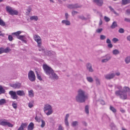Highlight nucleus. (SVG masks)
I'll use <instances>...</instances> for the list:
<instances>
[{
  "label": "nucleus",
  "instance_id": "nucleus-1",
  "mask_svg": "<svg viewBox=\"0 0 130 130\" xmlns=\"http://www.w3.org/2000/svg\"><path fill=\"white\" fill-rule=\"evenodd\" d=\"M43 68L45 73L47 75H51L52 78L53 79H58V76L54 72L53 70L51 68L46 64H44L43 66Z\"/></svg>",
  "mask_w": 130,
  "mask_h": 130
},
{
  "label": "nucleus",
  "instance_id": "nucleus-2",
  "mask_svg": "<svg viewBox=\"0 0 130 130\" xmlns=\"http://www.w3.org/2000/svg\"><path fill=\"white\" fill-rule=\"evenodd\" d=\"M87 96L85 94V92L82 90L80 89L78 91V94L76 97V101L80 103L84 102Z\"/></svg>",
  "mask_w": 130,
  "mask_h": 130
},
{
  "label": "nucleus",
  "instance_id": "nucleus-3",
  "mask_svg": "<svg viewBox=\"0 0 130 130\" xmlns=\"http://www.w3.org/2000/svg\"><path fill=\"white\" fill-rule=\"evenodd\" d=\"M44 111L47 115H49L53 112L52 107L48 104H45L44 107Z\"/></svg>",
  "mask_w": 130,
  "mask_h": 130
},
{
  "label": "nucleus",
  "instance_id": "nucleus-4",
  "mask_svg": "<svg viewBox=\"0 0 130 130\" xmlns=\"http://www.w3.org/2000/svg\"><path fill=\"white\" fill-rule=\"evenodd\" d=\"M6 10L7 12L11 15H17L18 13L17 11L13 10L9 6L6 7Z\"/></svg>",
  "mask_w": 130,
  "mask_h": 130
},
{
  "label": "nucleus",
  "instance_id": "nucleus-5",
  "mask_svg": "<svg viewBox=\"0 0 130 130\" xmlns=\"http://www.w3.org/2000/svg\"><path fill=\"white\" fill-rule=\"evenodd\" d=\"M28 78L31 82H34L36 79V76L34 72L31 70L30 71L28 74Z\"/></svg>",
  "mask_w": 130,
  "mask_h": 130
},
{
  "label": "nucleus",
  "instance_id": "nucleus-6",
  "mask_svg": "<svg viewBox=\"0 0 130 130\" xmlns=\"http://www.w3.org/2000/svg\"><path fill=\"white\" fill-rule=\"evenodd\" d=\"M0 124L3 126L7 125L11 127H12L13 126L12 124L8 122L7 120L5 119L0 120Z\"/></svg>",
  "mask_w": 130,
  "mask_h": 130
},
{
  "label": "nucleus",
  "instance_id": "nucleus-7",
  "mask_svg": "<svg viewBox=\"0 0 130 130\" xmlns=\"http://www.w3.org/2000/svg\"><path fill=\"white\" fill-rule=\"evenodd\" d=\"M34 40L38 43V47L41 46V38L38 35H35L34 36Z\"/></svg>",
  "mask_w": 130,
  "mask_h": 130
},
{
  "label": "nucleus",
  "instance_id": "nucleus-8",
  "mask_svg": "<svg viewBox=\"0 0 130 130\" xmlns=\"http://www.w3.org/2000/svg\"><path fill=\"white\" fill-rule=\"evenodd\" d=\"M9 94L11 95V97L13 99H17L18 96L17 95L15 91H10L9 92Z\"/></svg>",
  "mask_w": 130,
  "mask_h": 130
},
{
  "label": "nucleus",
  "instance_id": "nucleus-9",
  "mask_svg": "<svg viewBox=\"0 0 130 130\" xmlns=\"http://www.w3.org/2000/svg\"><path fill=\"white\" fill-rule=\"evenodd\" d=\"M10 86L14 89H19L21 87V83L18 82L11 84L10 85Z\"/></svg>",
  "mask_w": 130,
  "mask_h": 130
},
{
  "label": "nucleus",
  "instance_id": "nucleus-10",
  "mask_svg": "<svg viewBox=\"0 0 130 130\" xmlns=\"http://www.w3.org/2000/svg\"><path fill=\"white\" fill-rule=\"evenodd\" d=\"M93 2L100 7L102 6L104 3L103 0H93Z\"/></svg>",
  "mask_w": 130,
  "mask_h": 130
},
{
  "label": "nucleus",
  "instance_id": "nucleus-11",
  "mask_svg": "<svg viewBox=\"0 0 130 130\" xmlns=\"http://www.w3.org/2000/svg\"><path fill=\"white\" fill-rule=\"evenodd\" d=\"M115 76V74L112 73L111 74H108L105 76V78L107 79H110L113 78Z\"/></svg>",
  "mask_w": 130,
  "mask_h": 130
},
{
  "label": "nucleus",
  "instance_id": "nucleus-12",
  "mask_svg": "<svg viewBox=\"0 0 130 130\" xmlns=\"http://www.w3.org/2000/svg\"><path fill=\"white\" fill-rule=\"evenodd\" d=\"M17 38L23 41L26 43H27V41L25 40L26 38L25 35H20L17 37Z\"/></svg>",
  "mask_w": 130,
  "mask_h": 130
},
{
  "label": "nucleus",
  "instance_id": "nucleus-13",
  "mask_svg": "<svg viewBox=\"0 0 130 130\" xmlns=\"http://www.w3.org/2000/svg\"><path fill=\"white\" fill-rule=\"evenodd\" d=\"M87 69L89 70L90 72H92L93 71L92 68V65L91 64L88 63L86 64Z\"/></svg>",
  "mask_w": 130,
  "mask_h": 130
},
{
  "label": "nucleus",
  "instance_id": "nucleus-14",
  "mask_svg": "<svg viewBox=\"0 0 130 130\" xmlns=\"http://www.w3.org/2000/svg\"><path fill=\"white\" fill-rule=\"evenodd\" d=\"M27 124L26 123H22L18 130H23L27 126Z\"/></svg>",
  "mask_w": 130,
  "mask_h": 130
},
{
  "label": "nucleus",
  "instance_id": "nucleus-15",
  "mask_svg": "<svg viewBox=\"0 0 130 130\" xmlns=\"http://www.w3.org/2000/svg\"><path fill=\"white\" fill-rule=\"evenodd\" d=\"M34 127V124L32 122H31L28 126V130H32Z\"/></svg>",
  "mask_w": 130,
  "mask_h": 130
},
{
  "label": "nucleus",
  "instance_id": "nucleus-16",
  "mask_svg": "<svg viewBox=\"0 0 130 130\" xmlns=\"http://www.w3.org/2000/svg\"><path fill=\"white\" fill-rule=\"evenodd\" d=\"M17 93L18 95L20 96H22L25 95L24 91L22 90H19L17 91Z\"/></svg>",
  "mask_w": 130,
  "mask_h": 130
},
{
  "label": "nucleus",
  "instance_id": "nucleus-17",
  "mask_svg": "<svg viewBox=\"0 0 130 130\" xmlns=\"http://www.w3.org/2000/svg\"><path fill=\"white\" fill-rule=\"evenodd\" d=\"M2 48L3 53H7L8 52H9L10 51H11V49L8 47H7L5 49H4L3 48Z\"/></svg>",
  "mask_w": 130,
  "mask_h": 130
},
{
  "label": "nucleus",
  "instance_id": "nucleus-18",
  "mask_svg": "<svg viewBox=\"0 0 130 130\" xmlns=\"http://www.w3.org/2000/svg\"><path fill=\"white\" fill-rule=\"evenodd\" d=\"M117 26V25L116 22V21H114L113 22L111 25L110 26V28H111L113 29Z\"/></svg>",
  "mask_w": 130,
  "mask_h": 130
},
{
  "label": "nucleus",
  "instance_id": "nucleus-19",
  "mask_svg": "<svg viewBox=\"0 0 130 130\" xmlns=\"http://www.w3.org/2000/svg\"><path fill=\"white\" fill-rule=\"evenodd\" d=\"M62 23L63 24H65L67 25H69L70 24V22L67 20H62Z\"/></svg>",
  "mask_w": 130,
  "mask_h": 130
},
{
  "label": "nucleus",
  "instance_id": "nucleus-20",
  "mask_svg": "<svg viewBox=\"0 0 130 130\" xmlns=\"http://www.w3.org/2000/svg\"><path fill=\"white\" fill-rule=\"evenodd\" d=\"M129 3H130V0H122V5H125Z\"/></svg>",
  "mask_w": 130,
  "mask_h": 130
},
{
  "label": "nucleus",
  "instance_id": "nucleus-21",
  "mask_svg": "<svg viewBox=\"0 0 130 130\" xmlns=\"http://www.w3.org/2000/svg\"><path fill=\"white\" fill-rule=\"evenodd\" d=\"M125 61L127 64L130 62V56H128L126 57L125 59Z\"/></svg>",
  "mask_w": 130,
  "mask_h": 130
},
{
  "label": "nucleus",
  "instance_id": "nucleus-22",
  "mask_svg": "<svg viewBox=\"0 0 130 130\" xmlns=\"http://www.w3.org/2000/svg\"><path fill=\"white\" fill-rule=\"evenodd\" d=\"M21 33V31H18L16 32H14L12 33V35H15L17 37H18V36H19V35Z\"/></svg>",
  "mask_w": 130,
  "mask_h": 130
},
{
  "label": "nucleus",
  "instance_id": "nucleus-23",
  "mask_svg": "<svg viewBox=\"0 0 130 130\" xmlns=\"http://www.w3.org/2000/svg\"><path fill=\"white\" fill-rule=\"evenodd\" d=\"M30 19L31 20H34L35 21H36L38 20V18L36 16H33L30 17Z\"/></svg>",
  "mask_w": 130,
  "mask_h": 130
},
{
  "label": "nucleus",
  "instance_id": "nucleus-24",
  "mask_svg": "<svg viewBox=\"0 0 130 130\" xmlns=\"http://www.w3.org/2000/svg\"><path fill=\"white\" fill-rule=\"evenodd\" d=\"M35 72L36 74L38 79L40 80H41L42 79L40 75L38 73V71L36 70L35 71Z\"/></svg>",
  "mask_w": 130,
  "mask_h": 130
},
{
  "label": "nucleus",
  "instance_id": "nucleus-25",
  "mask_svg": "<svg viewBox=\"0 0 130 130\" xmlns=\"http://www.w3.org/2000/svg\"><path fill=\"white\" fill-rule=\"evenodd\" d=\"M29 96L30 97H33L34 96V93H33V91L31 90L28 91Z\"/></svg>",
  "mask_w": 130,
  "mask_h": 130
},
{
  "label": "nucleus",
  "instance_id": "nucleus-26",
  "mask_svg": "<svg viewBox=\"0 0 130 130\" xmlns=\"http://www.w3.org/2000/svg\"><path fill=\"white\" fill-rule=\"evenodd\" d=\"M0 25L2 26H5V22L0 18Z\"/></svg>",
  "mask_w": 130,
  "mask_h": 130
},
{
  "label": "nucleus",
  "instance_id": "nucleus-27",
  "mask_svg": "<svg viewBox=\"0 0 130 130\" xmlns=\"http://www.w3.org/2000/svg\"><path fill=\"white\" fill-rule=\"evenodd\" d=\"M5 92V89H3L1 85H0V94L2 93H4Z\"/></svg>",
  "mask_w": 130,
  "mask_h": 130
},
{
  "label": "nucleus",
  "instance_id": "nucleus-28",
  "mask_svg": "<svg viewBox=\"0 0 130 130\" xmlns=\"http://www.w3.org/2000/svg\"><path fill=\"white\" fill-rule=\"evenodd\" d=\"M108 7L110 9V10L111 11L113 12L114 13L116 14L117 15H119V14L116 12L115 11L114 9L112 8L111 6H109Z\"/></svg>",
  "mask_w": 130,
  "mask_h": 130
},
{
  "label": "nucleus",
  "instance_id": "nucleus-29",
  "mask_svg": "<svg viewBox=\"0 0 130 130\" xmlns=\"http://www.w3.org/2000/svg\"><path fill=\"white\" fill-rule=\"evenodd\" d=\"M112 53L113 54L116 55L119 54L120 53V52L118 50L115 49L113 51Z\"/></svg>",
  "mask_w": 130,
  "mask_h": 130
},
{
  "label": "nucleus",
  "instance_id": "nucleus-30",
  "mask_svg": "<svg viewBox=\"0 0 130 130\" xmlns=\"http://www.w3.org/2000/svg\"><path fill=\"white\" fill-rule=\"evenodd\" d=\"M6 103V100L2 99L0 100V105H2Z\"/></svg>",
  "mask_w": 130,
  "mask_h": 130
},
{
  "label": "nucleus",
  "instance_id": "nucleus-31",
  "mask_svg": "<svg viewBox=\"0 0 130 130\" xmlns=\"http://www.w3.org/2000/svg\"><path fill=\"white\" fill-rule=\"evenodd\" d=\"M110 109L113 112L115 113L116 112L117 110L113 107L111 106H110Z\"/></svg>",
  "mask_w": 130,
  "mask_h": 130
},
{
  "label": "nucleus",
  "instance_id": "nucleus-32",
  "mask_svg": "<svg viewBox=\"0 0 130 130\" xmlns=\"http://www.w3.org/2000/svg\"><path fill=\"white\" fill-rule=\"evenodd\" d=\"M85 110L86 113L88 114L89 113V107L88 105H86L85 108Z\"/></svg>",
  "mask_w": 130,
  "mask_h": 130
},
{
  "label": "nucleus",
  "instance_id": "nucleus-33",
  "mask_svg": "<svg viewBox=\"0 0 130 130\" xmlns=\"http://www.w3.org/2000/svg\"><path fill=\"white\" fill-rule=\"evenodd\" d=\"M75 9H76L77 8H81L82 7V5H80L78 4H74Z\"/></svg>",
  "mask_w": 130,
  "mask_h": 130
},
{
  "label": "nucleus",
  "instance_id": "nucleus-34",
  "mask_svg": "<svg viewBox=\"0 0 130 130\" xmlns=\"http://www.w3.org/2000/svg\"><path fill=\"white\" fill-rule=\"evenodd\" d=\"M87 80L90 82H92L93 81V80L91 77H87Z\"/></svg>",
  "mask_w": 130,
  "mask_h": 130
},
{
  "label": "nucleus",
  "instance_id": "nucleus-35",
  "mask_svg": "<svg viewBox=\"0 0 130 130\" xmlns=\"http://www.w3.org/2000/svg\"><path fill=\"white\" fill-rule=\"evenodd\" d=\"M67 7L70 9H75L74 4L69 5Z\"/></svg>",
  "mask_w": 130,
  "mask_h": 130
},
{
  "label": "nucleus",
  "instance_id": "nucleus-36",
  "mask_svg": "<svg viewBox=\"0 0 130 130\" xmlns=\"http://www.w3.org/2000/svg\"><path fill=\"white\" fill-rule=\"evenodd\" d=\"M12 105L14 108L16 109L17 108V103H12Z\"/></svg>",
  "mask_w": 130,
  "mask_h": 130
},
{
  "label": "nucleus",
  "instance_id": "nucleus-37",
  "mask_svg": "<svg viewBox=\"0 0 130 130\" xmlns=\"http://www.w3.org/2000/svg\"><path fill=\"white\" fill-rule=\"evenodd\" d=\"M95 80L97 85H100V81L98 78L97 77H96L95 78Z\"/></svg>",
  "mask_w": 130,
  "mask_h": 130
},
{
  "label": "nucleus",
  "instance_id": "nucleus-38",
  "mask_svg": "<svg viewBox=\"0 0 130 130\" xmlns=\"http://www.w3.org/2000/svg\"><path fill=\"white\" fill-rule=\"evenodd\" d=\"M105 56L106 57V59L108 61L109 60H110L111 58V57L108 54L107 55H106Z\"/></svg>",
  "mask_w": 130,
  "mask_h": 130
},
{
  "label": "nucleus",
  "instance_id": "nucleus-39",
  "mask_svg": "<svg viewBox=\"0 0 130 130\" xmlns=\"http://www.w3.org/2000/svg\"><path fill=\"white\" fill-rule=\"evenodd\" d=\"M78 122L77 121L73 122L72 123V125L74 126H75L77 125Z\"/></svg>",
  "mask_w": 130,
  "mask_h": 130
},
{
  "label": "nucleus",
  "instance_id": "nucleus-40",
  "mask_svg": "<svg viewBox=\"0 0 130 130\" xmlns=\"http://www.w3.org/2000/svg\"><path fill=\"white\" fill-rule=\"evenodd\" d=\"M78 18L82 20H86L87 19L83 15L79 16Z\"/></svg>",
  "mask_w": 130,
  "mask_h": 130
},
{
  "label": "nucleus",
  "instance_id": "nucleus-41",
  "mask_svg": "<svg viewBox=\"0 0 130 130\" xmlns=\"http://www.w3.org/2000/svg\"><path fill=\"white\" fill-rule=\"evenodd\" d=\"M41 122H42V124L41 125V127H43L45 125V122L43 120H42Z\"/></svg>",
  "mask_w": 130,
  "mask_h": 130
},
{
  "label": "nucleus",
  "instance_id": "nucleus-42",
  "mask_svg": "<svg viewBox=\"0 0 130 130\" xmlns=\"http://www.w3.org/2000/svg\"><path fill=\"white\" fill-rule=\"evenodd\" d=\"M104 19L105 21L106 22H108L110 20V19L108 17L105 16L104 17Z\"/></svg>",
  "mask_w": 130,
  "mask_h": 130
},
{
  "label": "nucleus",
  "instance_id": "nucleus-43",
  "mask_svg": "<svg viewBox=\"0 0 130 130\" xmlns=\"http://www.w3.org/2000/svg\"><path fill=\"white\" fill-rule=\"evenodd\" d=\"M103 30V29L102 28L97 29L96 30V32L98 33H100Z\"/></svg>",
  "mask_w": 130,
  "mask_h": 130
},
{
  "label": "nucleus",
  "instance_id": "nucleus-44",
  "mask_svg": "<svg viewBox=\"0 0 130 130\" xmlns=\"http://www.w3.org/2000/svg\"><path fill=\"white\" fill-rule=\"evenodd\" d=\"M106 38V36L103 35H102L100 36V39L101 40H103Z\"/></svg>",
  "mask_w": 130,
  "mask_h": 130
},
{
  "label": "nucleus",
  "instance_id": "nucleus-45",
  "mask_svg": "<svg viewBox=\"0 0 130 130\" xmlns=\"http://www.w3.org/2000/svg\"><path fill=\"white\" fill-rule=\"evenodd\" d=\"M31 10V8L30 7H29L28 9H27V11H28V12H27L26 13L29 14Z\"/></svg>",
  "mask_w": 130,
  "mask_h": 130
},
{
  "label": "nucleus",
  "instance_id": "nucleus-46",
  "mask_svg": "<svg viewBox=\"0 0 130 130\" xmlns=\"http://www.w3.org/2000/svg\"><path fill=\"white\" fill-rule=\"evenodd\" d=\"M8 39L10 41H11L13 40V38L11 35H9L8 37Z\"/></svg>",
  "mask_w": 130,
  "mask_h": 130
},
{
  "label": "nucleus",
  "instance_id": "nucleus-47",
  "mask_svg": "<svg viewBox=\"0 0 130 130\" xmlns=\"http://www.w3.org/2000/svg\"><path fill=\"white\" fill-rule=\"evenodd\" d=\"M119 32L120 33H123L124 32V30L123 29L120 28L119 30Z\"/></svg>",
  "mask_w": 130,
  "mask_h": 130
},
{
  "label": "nucleus",
  "instance_id": "nucleus-48",
  "mask_svg": "<svg viewBox=\"0 0 130 130\" xmlns=\"http://www.w3.org/2000/svg\"><path fill=\"white\" fill-rule=\"evenodd\" d=\"M39 47V51H42L44 53L45 52L44 49L43 48L41 47L40 46Z\"/></svg>",
  "mask_w": 130,
  "mask_h": 130
},
{
  "label": "nucleus",
  "instance_id": "nucleus-49",
  "mask_svg": "<svg viewBox=\"0 0 130 130\" xmlns=\"http://www.w3.org/2000/svg\"><path fill=\"white\" fill-rule=\"evenodd\" d=\"M35 119L36 121L38 122H39L41 121L40 119L39 118H38L36 116L35 118Z\"/></svg>",
  "mask_w": 130,
  "mask_h": 130
},
{
  "label": "nucleus",
  "instance_id": "nucleus-50",
  "mask_svg": "<svg viewBox=\"0 0 130 130\" xmlns=\"http://www.w3.org/2000/svg\"><path fill=\"white\" fill-rule=\"evenodd\" d=\"M78 13V12H77L75 11H73L72 12V14L73 16Z\"/></svg>",
  "mask_w": 130,
  "mask_h": 130
},
{
  "label": "nucleus",
  "instance_id": "nucleus-51",
  "mask_svg": "<svg viewBox=\"0 0 130 130\" xmlns=\"http://www.w3.org/2000/svg\"><path fill=\"white\" fill-rule=\"evenodd\" d=\"M112 41L114 43H116V42L118 41V39L114 38L113 39Z\"/></svg>",
  "mask_w": 130,
  "mask_h": 130
},
{
  "label": "nucleus",
  "instance_id": "nucleus-52",
  "mask_svg": "<svg viewBox=\"0 0 130 130\" xmlns=\"http://www.w3.org/2000/svg\"><path fill=\"white\" fill-rule=\"evenodd\" d=\"M33 106L32 103L29 102L28 104V106L30 108L32 107Z\"/></svg>",
  "mask_w": 130,
  "mask_h": 130
},
{
  "label": "nucleus",
  "instance_id": "nucleus-53",
  "mask_svg": "<svg viewBox=\"0 0 130 130\" xmlns=\"http://www.w3.org/2000/svg\"><path fill=\"white\" fill-rule=\"evenodd\" d=\"M124 21L130 23V19H128L127 18H125Z\"/></svg>",
  "mask_w": 130,
  "mask_h": 130
},
{
  "label": "nucleus",
  "instance_id": "nucleus-54",
  "mask_svg": "<svg viewBox=\"0 0 130 130\" xmlns=\"http://www.w3.org/2000/svg\"><path fill=\"white\" fill-rule=\"evenodd\" d=\"M108 47L109 48H112L113 46L112 45L111 43H108L107 45Z\"/></svg>",
  "mask_w": 130,
  "mask_h": 130
},
{
  "label": "nucleus",
  "instance_id": "nucleus-55",
  "mask_svg": "<svg viewBox=\"0 0 130 130\" xmlns=\"http://www.w3.org/2000/svg\"><path fill=\"white\" fill-rule=\"evenodd\" d=\"M107 61H108L106 59V58L103 59H102V62H105Z\"/></svg>",
  "mask_w": 130,
  "mask_h": 130
},
{
  "label": "nucleus",
  "instance_id": "nucleus-56",
  "mask_svg": "<svg viewBox=\"0 0 130 130\" xmlns=\"http://www.w3.org/2000/svg\"><path fill=\"white\" fill-rule=\"evenodd\" d=\"M58 130H63L62 127L61 126V125L59 126Z\"/></svg>",
  "mask_w": 130,
  "mask_h": 130
},
{
  "label": "nucleus",
  "instance_id": "nucleus-57",
  "mask_svg": "<svg viewBox=\"0 0 130 130\" xmlns=\"http://www.w3.org/2000/svg\"><path fill=\"white\" fill-rule=\"evenodd\" d=\"M126 13L128 14L129 15L130 14V10L129 9H127L126 10Z\"/></svg>",
  "mask_w": 130,
  "mask_h": 130
},
{
  "label": "nucleus",
  "instance_id": "nucleus-58",
  "mask_svg": "<svg viewBox=\"0 0 130 130\" xmlns=\"http://www.w3.org/2000/svg\"><path fill=\"white\" fill-rule=\"evenodd\" d=\"M69 114H67L66 115V116L65 120H68V118L69 117Z\"/></svg>",
  "mask_w": 130,
  "mask_h": 130
},
{
  "label": "nucleus",
  "instance_id": "nucleus-59",
  "mask_svg": "<svg viewBox=\"0 0 130 130\" xmlns=\"http://www.w3.org/2000/svg\"><path fill=\"white\" fill-rule=\"evenodd\" d=\"M101 104L102 105H104L105 104V102L103 100H101L100 101Z\"/></svg>",
  "mask_w": 130,
  "mask_h": 130
},
{
  "label": "nucleus",
  "instance_id": "nucleus-60",
  "mask_svg": "<svg viewBox=\"0 0 130 130\" xmlns=\"http://www.w3.org/2000/svg\"><path fill=\"white\" fill-rule=\"evenodd\" d=\"M106 43H111V41L108 38L106 40Z\"/></svg>",
  "mask_w": 130,
  "mask_h": 130
},
{
  "label": "nucleus",
  "instance_id": "nucleus-61",
  "mask_svg": "<svg viewBox=\"0 0 130 130\" xmlns=\"http://www.w3.org/2000/svg\"><path fill=\"white\" fill-rule=\"evenodd\" d=\"M66 19L67 20L68 18L69 15L67 13H66L65 14Z\"/></svg>",
  "mask_w": 130,
  "mask_h": 130
},
{
  "label": "nucleus",
  "instance_id": "nucleus-62",
  "mask_svg": "<svg viewBox=\"0 0 130 130\" xmlns=\"http://www.w3.org/2000/svg\"><path fill=\"white\" fill-rule=\"evenodd\" d=\"M65 123L66 125L67 126H68L69 125V123H68V120H65Z\"/></svg>",
  "mask_w": 130,
  "mask_h": 130
},
{
  "label": "nucleus",
  "instance_id": "nucleus-63",
  "mask_svg": "<svg viewBox=\"0 0 130 130\" xmlns=\"http://www.w3.org/2000/svg\"><path fill=\"white\" fill-rule=\"evenodd\" d=\"M102 24V20L101 19H100V22H99V25L100 26V25H101Z\"/></svg>",
  "mask_w": 130,
  "mask_h": 130
},
{
  "label": "nucleus",
  "instance_id": "nucleus-64",
  "mask_svg": "<svg viewBox=\"0 0 130 130\" xmlns=\"http://www.w3.org/2000/svg\"><path fill=\"white\" fill-rule=\"evenodd\" d=\"M127 40L129 41H130V36H128L127 37Z\"/></svg>",
  "mask_w": 130,
  "mask_h": 130
}]
</instances>
